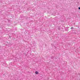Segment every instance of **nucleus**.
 I'll use <instances>...</instances> for the list:
<instances>
[{
	"label": "nucleus",
	"mask_w": 80,
	"mask_h": 80,
	"mask_svg": "<svg viewBox=\"0 0 80 80\" xmlns=\"http://www.w3.org/2000/svg\"><path fill=\"white\" fill-rule=\"evenodd\" d=\"M78 9H79V10H80V7L78 8Z\"/></svg>",
	"instance_id": "obj_3"
},
{
	"label": "nucleus",
	"mask_w": 80,
	"mask_h": 80,
	"mask_svg": "<svg viewBox=\"0 0 80 80\" xmlns=\"http://www.w3.org/2000/svg\"><path fill=\"white\" fill-rule=\"evenodd\" d=\"M73 28V27H72V28H71V29H72Z\"/></svg>",
	"instance_id": "obj_2"
},
{
	"label": "nucleus",
	"mask_w": 80,
	"mask_h": 80,
	"mask_svg": "<svg viewBox=\"0 0 80 80\" xmlns=\"http://www.w3.org/2000/svg\"><path fill=\"white\" fill-rule=\"evenodd\" d=\"M35 73H36V74H38V72L37 71H36Z\"/></svg>",
	"instance_id": "obj_1"
}]
</instances>
